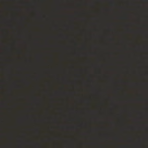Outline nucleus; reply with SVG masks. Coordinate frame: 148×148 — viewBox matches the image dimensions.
Here are the masks:
<instances>
[{
	"label": "nucleus",
	"mask_w": 148,
	"mask_h": 148,
	"mask_svg": "<svg viewBox=\"0 0 148 148\" xmlns=\"http://www.w3.org/2000/svg\"><path fill=\"white\" fill-rule=\"evenodd\" d=\"M2 127H1V148H2Z\"/></svg>",
	"instance_id": "1"
},
{
	"label": "nucleus",
	"mask_w": 148,
	"mask_h": 148,
	"mask_svg": "<svg viewBox=\"0 0 148 148\" xmlns=\"http://www.w3.org/2000/svg\"><path fill=\"white\" fill-rule=\"evenodd\" d=\"M7 50L8 51H9V50H10V49L9 47H7Z\"/></svg>",
	"instance_id": "2"
},
{
	"label": "nucleus",
	"mask_w": 148,
	"mask_h": 148,
	"mask_svg": "<svg viewBox=\"0 0 148 148\" xmlns=\"http://www.w3.org/2000/svg\"><path fill=\"white\" fill-rule=\"evenodd\" d=\"M6 107L7 108H9V107H8V105L7 104L6 105Z\"/></svg>",
	"instance_id": "3"
},
{
	"label": "nucleus",
	"mask_w": 148,
	"mask_h": 148,
	"mask_svg": "<svg viewBox=\"0 0 148 148\" xmlns=\"http://www.w3.org/2000/svg\"><path fill=\"white\" fill-rule=\"evenodd\" d=\"M8 9H9V7H8Z\"/></svg>",
	"instance_id": "4"
},
{
	"label": "nucleus",
	"mask_w": 148,
	"mask_h": 148,
	"mask_svg": "<svg viewBox=\"0 0 148 148\" xmlns=\"http://www.w3.org/2000/svg\"><path fill=\"white\" fill-rule=\"evenodd\" d=\"M10 138V139H11V138H10H10Z\"/></svg>",
	"instance_id": "5"
}]
</instances>
